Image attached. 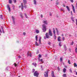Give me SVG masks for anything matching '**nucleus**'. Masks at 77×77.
Masks as SVG:
<instances>
[{
  "instance_id": "f257e3e1",
  "label": "nucleus",
  "mask_w": 77,
  "mask_h": 77,
  "mask_svg": "<svg viewBox=\"0 0 77 77\" xmlns=\"http://www.w3.org/2000/svg\"><path fill=\"white\" fill-rule=\"evenodd\" d=\"M42 30L43 32H45L47 30V29L46 28V26L45 25V24H43L42 25Z\"/></svg>"
},
{
  "instance_id": "f03ea898",
  "label": "nucleus",
  "mask_w": 77,
  "mask_h": 77,
  "mask_svg": "<svg viewBox=\"0 0 77 77\" xmlns=\"http://www.w3.org/2000/svg\"><path fill=\"white\" fill-rule=\"evenodd\" d=\"M45 36L44 37V38L45 39H46V38H47L48 39L50 38V35H49V34H48V32H46L45 34Z\"/></svg>"
},
{
  "instance_id": "7ed1b4c3",
  "label": "nucleus",
  "mask_w": 77,
  "mask_h": 77,
  "mask_svg": "<svg viewBox=\"0 0 77 77\" xmlns=\"http://www.w3.org/2000/svg\"><path fill=\"white\" fill-rule=\"evenodd\" d=\"M34 75L37 77L39 75V73L37 71H35L34 73Z\"/></svg>"
},
{
  "instance_id": "20e7f679",
  "label": "nucleus",
  "mask_w": 77,
  "mask_h": 77,
  "mask_svg": "<svg viewBox=\"0 0 77 77\" xmlns=\"http://www.w3.org/2000/svg\"><path fill=\"white\" fill-rule=\"evenodd\" d=\"M49 35L50 36H53V35H52V32H51V29H49Z\"/></svg>"
},
{
  "instance_id": "39448f33",
  "label": "nucleus",
  "mask_w": 77,
  "mask_h": 77,
  "mask_svg": "<svg viewBox=\"0 0 77 77\" xmlns=\"http://www.w3.org/2000/svg\"><path fill=\"white\" fill-rule=\"evenodd\" d=\"M53 33H54V36L55 37L54 38V39H56V34H55V29H54V28H53Z\"/></svg>"
},
{
  "instance_id": "423d86ee",
  "label": "nucleus",
  "mask_w": 77,
  "mask_h": 77,
  "mask_svg": "<svg viewBox=\"0 0 77 77\" xmlns=\"http://www.w3.org/2000/svg\"><path fill=\"white\" fill-rule=\"evenodd\" d=\"M72 5V8L73 12H74V13H75V8H74V5Z\"/></svg>"
},
{
  "instance_id": "0eeeda50",
  "label": "nucleus",
  "mask_w": 77,
  "mask_h": 77,
  "mask_svg": "<svg viewBox=\"0 0 77 77\" xmlns=\"http://www.w3.org/2000/svg\"><path fill=\"white\" fill-rule=\"evenodd\" d=\"M48 71L47 70L46 72H45V73H46V75H45V74H44V76H45V77H48Z\"/></svg>"
},
{
  "instance_id": "6e6552de",
  "label": "nucleus",
  "mask_w": 77,
  "mask_h": 77,
  "mask_svg": "<svg viewBox=\"0 0 77 77\" xmlns=\"http://www.w3.org/2000/svg\"><path fill=\"white\" fill-rule=\"evenodd\" d=\"M12 20L13 21V24H15V18L13 16L12 17Z\"/></svg>"
},
{
  "instance_id": "1a4fd4ad",
  "label": "nucleus",
  "mask_w": 77,
  "mask_h": 77,
  "mask_svg": "<svg viewBox=\"0 0 77 77\" xmlns=\"http://www.w3.org/2000/svg\"><path fill=\"white\" fill-rule=\"evenodd\" d=\"M57 40L59 42H60L61 41V39H60V37L58 36L57 38Z\"/></svg>"
},
{
  "instance_id": "9d476101",
  "label": "nucleus",
  "mask_w": 77,
  "mask_h": 77,
  "mask_svg": "<svg viewBox=\"0 0 77 77\" xmlns=\"http://www.w3.org/2000/svg\"><path fill=\"white\" fill-rule=\"evenodd\" d=\"M7 8H8V10L9 11H11V8H10V7H9V5H8L7 6Z\"/></svg>"
},
{
  "instance_id": "9b49d317",
  "label": "nucleus",
  "mask_w": 77,
  "mask_h": 77,
  "mask_svg": "<svg viewBox=\"0 0 77 77\" xmlns=\"http://www.w3.org/2000/svg\"><path fill=\"white\" fill-rule=\"evenodd\" d=\"M51 75L52 77H55L54 74V72L53 71L52 72Z\"/></svg>"
},
{
  "instance_id": "f8f14e48",
  "label": "nucleus",
  "mask_w": 77,
  "mask_h": 77,
  "mask_svg": "<svg viewBox=\"0 0 77 77\" xmlns=\"http://www.w3.org/2000/svg\"><path fill=\"white\" fill-rule=\"evenodd\" d=\"M43 23H44L45 24H46V25H47V21H45V20H43Z\"/></svg>"
},
{
  "instance_id": "ddd939ff",
  "label": "nucleus",
  "mask_w": 77,
  "mask_h": 77,
  "mask_svg": "<svg viewBox=\"0 0 77 77\" xmlns=\"http://www.w3.org/2000/svg\"><path fill=\"white\" fill-rule=\"evenodd\" d=\"M21 9L23 10L24 9V6H23V3L21 4Z\"/></svg>"
},
{
  "instance_id": "4468645a",
  "label": "nucleus",
  "mask_w": 77,
  "mask_h": 77,
  "mask_svg": "<svg viewBox=\"0 0 77 77\" xmlns=\"http://www.w3.org/2000/svg\"><path fill=\"white\" fill-rule=\"evenodd\" d=\"M56 30L57 31V35H59V32H58V29H57V28H56Z\"/></svg>"
},
{
  "instance_id": "2eb2a0df",
  "label": "nucleus",
  "mask_w": 77,
  "mask_h": 77,
  "mask_svg": "<svg viewBox=\"0 0 77 77\" xmlns=\"http://www.w3.org/2000/svg\"><path fill=\"white\" fill-rule=\"evenodd\" d=\"M24 14L26 18H28V16H27V14H26V13H24Z\"/></svg>"
},
{
  "instance_id": "dca6fc26",
  "label": "nucleus",
  "mask_w": 77,
  "mask_h": 77,
  "mask_svg": "<svg viewBox=\"0 0 77 77\" xmlns=\"http://www.w3.org/2000/svg\"><path fill=\"white\" fill-rule=\"evenodd\" d=\"M28 55L30 57H32V53H30L29 54V53H28Z\"/></svg>"
},
{
  "instance_id": "f3484780",
  "label": "nucleus",
  "mask_w": 77,
  "mask_h": 77,
  "mask_svg": "<svg viewBox=\"0 0 77 77\" xmlns=\"http://www.w3.org/2000/svg\"><path fill=\"white\" fill-rule=\"evenodd\" d=\"M35 45L36 46H39V45H38V43H37V42H35Z\"/></svg>"
},
{
  "instance_id": "a211bd4d",
  "label": "nucleus",
  "mask_w": 77,
  "mask_h": 77,
  "mask_svg": "<svg viewBox=\"0 0 77 77\" xmlns=\"http://www.w3.org/2000/svg\"><path fill=\"white\" fill-rule=\"evenodd\" d=\"M63 72H66V69L64 68L63 69Z\"/></svg>"
},
{
  "instance_id": "6ab92c4d",
  "label": "nucleus",
  "mask_w": 77,
  "mask_h": 77,
  "mask_svg": "<svg viewBox=\"0 0 77 77\" xmlns=\"http://www.w3.org/2000/svg\"><path fill=\"white\" fill-rule=\"evenodd\" d=\"M63 77H66V74H63Z\"/></svg>"
},
{
  "instance_id": "aec40b11",
  "label": "nucleus",
  "mask_w": 77,
  "mask_h": 77,
  "mask_svg": "<svg viewBox=\"0 0 77 77\" xmlns=\"http://www.w3.org/2000/svg\"><path fill=\"white\" fill-rule=\"evenodd\" d=\"M23 2L24 3H27V1H26V0H23Z\"/></svg>"
},
{
  "instance_id": "412c9836",
  "label": "nucleus",
  "mask_w": 77,
  "mask_h": 77,
  "mask_svg": "<svg viewBox=\"0 0 77 77\" xmlns=\"http://www.w3.org/2000/svg\"><path fill=\"white\" fill-rule=\"evenodd\" d=\"M66 8L67 9V10L69 11L70 10H69V7H68V6H66Z\"/></svg>"
},
{
  "instance_id": "4be33fe9",
  "label": "nucleus",
  "mask_w": 77,
  "mask_h": 77,
  "mask_svg": "<svg viewBox=\"0 0 77 77\" xmlns=\"http://www.w3.org/2000/svg\"><path fill=\"white\" fill-rule=\"evenodd\" d=\"M9 2L10 4H12V0H9Z\"/></svg>"
},
{
  "instance_id": "5701e85b",
  "label": "nucleus",
  "mask_w": 77,
  "mask_h": 77,
  "mask_svg": "<svg viewBox=\"0 0 77 77\" xmlns=\"http://www.w3.org/2000/svg\"><path fill=\"white\" fill-rule=\"evenodd\" d=\"M75 51L76 53H77V48H76L75 49Z\"/></svg>"
},
{
  "instance_id": "b1692460",
  "label": "nucleus",
  "mask_w": 77,
  "mask_h": 77,
  "mask_svg": "<svg viewBox=\"0 0 77 77\" xmlns=\"http://www.w3.org/2000/svg\"><path fill=\"white\" fill-rule=\"evenodd\" d=\"M34 5H36V0H34Z\"/></svg>"
},
{
  "instance_id": "393cba45",
  "label": "nucleus",
  "mask_w": 77,
  "mask_h": 77,
  "mask_svg": "<svg viewBox=\"0 0 77 77\" xmlns=\"http://www.w3.org/2000/svg\"><path fill=\"white\" fill-rule=\"evenodd\" d=\"M36 32L37 33H39V30H36Z\"/></svg>"
},
{
  "instance_id": "a878e982",
  "label": "nucleus",
  "mask_w": 77,
  "mask_h": 77,
  "mask_svg": "<svg viewBox=\"0 0 77 77\" xmlns=\"http://www.w3.org/2000/svg\"><path fill=\"white\" fill-rule=\"evenodd\" d=\"M68 63L69 64H71V61H70V60H68Z\"/></svg>"
},
{
  "instance_id": "bb28decb",
  "label": "nucleus",
  "mask_w": 77,
  "mask_h": 77,
  "mask_svg": "<svg viewBox=\"0 0 77 77\" xmlns=\"http://www.w3.org/2000/svg\"><path fill=\"white\" fill-rule=\"evenodd\" d=\"M77 66V65L76 64V63H74V66L75 67Z\"/></svg>"
},
{
  "instance_id": "cd10ccee",
  "label": "nucleus",
  "mask_w": 77,
  "mask_h": 77,
  "mask_svg": "<svg viewBox=\"0 0 77 77\" xmlns=\"http://www.w3.org/2000/svg\"><path fill=\"white\" fill-rule=\"evenodd\" d=\"M35 39L36 41H38L37 39H38V35H37L35 36Z\"/></svg>"
},
{
  "instance_id": "c85d7f7f",
  "label": "nucleus",
  "mask_w": 77,
  "mask_h": 77,
  "mask_svg": "<svg viewBox=\"0 0 77 77\" xmlns=\"http://www.w3.org/2000/svg\"><path fill=\"white\" fill-rule=\"evenodd\" d=\"M39 42L38 43V44H41V39L39 38Z\"/></svg>"
},
{
  "instance_id": "c756f323",
  "label": "nucleus",
  "mask_w": 77,
  "mask_h": 77,
  "mask_svg": "<svg viewBox=\"0 0 77 77\" xmlns=\"http://www.w3.org/2000/svg\"><path fill=\"white\" fill-rule=\"evenodd\" d=\"M0 17L1 18V19H3V16H2V15H1L0 16Z\"/></svg>"
},
{
  "instance_id": "7c9ffc66",
  "label": "nucleus",
  "mask_w": 77,
  "mask_h": 77,
  "mask_svg": "<svg viewBox=\"0 0 77 77\" xmlns=\"http://www.w3.org/2000/svg\"><path fill=\"white\" fill-rule=\"evenodd\" d=\"M42 56L40 54H39V55H38V57H39V58H41V57Z\"/></svg>"
},
{
  "instance_id": "2f4dec72",
  "label": "nucleus",
  "mask_w": 77,
  "mask_h": 77,
  "mask_svg": "<svg viewBox=\"0 0 77 77\" xmlns=\"http://www.w3.org/2000/svg\"><path fill=\"white\" fill-rule=\"evenodd\" d=\"M69 71H70V72H71V73L72 72V69H69Z\"/></svg>"
},
{
  "instance_id": "473e14b6",
  "label": "nucleus",
  "mask_w": 77,
  "mask_h": 77,
  "mask_svg": "<svg viewBox=\"0 0 77 77\" xmlns=\"http://www.w3.org/2000/svg\"><path fill=\"white\" fill-rule=\"evenodd\" d=\"M32 64L33 65H36V63H32Z\"/></svg>"
},
{
  "instance_id": "72a5a7b5",
  "label": "nucleus",
  "mask_w": 77,
  "mask_h": 77,
  "mask_svg": "<svg viewBox=\"0 0 77 77\" xmlns=\"http://www.w3.org/2000/svg\"><path fill=\"white\" fill-rule=\"evenodd\" d=\"M20 16L22 18H23V15H22V14H20Z\"/></svg>"
},
{
  "instance_id": "f704fd0d",
  "label": "nucleus",
  "mask_w": 77,
  "mask_h": 77,
  "mask_svg": "<svg viewBox=\"0 0 77 77\" xmlns=\"http://www.w3.org/2000/svg\"><path fill=\"white\" fill-rule=\"evenodd\" d=\"M70 1L72 3H73V2H74V0H70Z\"/></svg>"
},
{
  "instance_id": "c9c22d12",
  "label": "nucleus",
  "mask_w": 77,
  "mask_h": 77,
  "mask_svg": "<svg viewBox=\"0 0 77 77\" xmlns=\"http://www.w3.org/2000/svg\"><path fill=\"white\" fill-rule=\"evenodd\" d=\"M65 38L64 37H63L62 39L63 41H64L65 40Z\"/></svg>"
},
{
  "instance_id": "e433bc0d",
  "label": "nucleus",
  "mask_w": 77,
  "mask_h": 77,
  "mask_svg": "<svg viewBox=\"0 0 77 77\" xmlns=\"http://www.w3.org/2000/svg\"><path fill=\"white\" fill-rule=\"evenodd\" d=\"M14 66H17V64H16L15 63H14Z\"/></svg>"
},
{
  "instance_id": "4c0bfd02",
  "label": "nucleus",
  "mask_w": 77,
  "mask_h": 77,
  "mask_svg": "<svg viewBox=\"0 0 77 77\" xmlns=\"http://www.w3.org/2000/svg\"><path fill=\"white\" fill-rule=\"evenodd\" d=\"M41 18H43V15H42V14H41Z\"/></svg>"
},
{
  "instance_id": "58836bf2",
  "label": "nucleus",
  "mask_w": 77,
  "mask_h": 77,
  "mask_svg": "<svg viewBox=\"0 0 77 77\" xmlns=\"http://www.w3.org/2000/svg\"><path fill=\"white\" fill-rule=\"evenodd\" d=\"M26 32H24L23 33V35H24V36H25V35H26Z\"/></svg>"
},
{
  "instance_id": "ea45409f",
  "label": "nucleus",
  "mask_w": 77,
  "mask_h": 77,
  "mask_svg": "<svg viewBox=\"0 0 77 77\" xmlns=\"http://www.w3.org/2000/svg\"><path fill=\"white\" fill-rule=\"evenodd\" d=\"M40 61L41 62H43V61L42 60V59H41L40 60Z\"/></svg>"
},
{
  "instance_id": "a19ab883",
  "label": "nucleus",
  "mask_w": 77,
  "mask_h": 77,
  "mask_svg": "<svg viewBox=\"0 0 77 77\" xmlns=\"http://www.w3.org/2000/svg\"><path fill=\"white\" fill-rule=\"evenodd\" d=\"M60 60L61 61H62V58L61 57L60 58Z\"/></svg>"
},
{
  "instance_id": "79ce46f5",
  "label": "nucleus",
  "mask_w": 77,
  "mask_h": 77,
  "mask_svg": "<svg viewBox=\"0 0 77 77\" xmlns=\"http://www.w3.org/2000/svg\"><path fill=\"white\" fill-rule=\"evenodd\" d=\"M35 69H33V72H35Z\"/></svg>"
},
{
  "instance_id": "37998d69",
  "label": "nucleus",
  "mask_w": 77,
  "mask_h": 77,
  "mask_svg": "<svg viewBox=\"0 0 77 77\" xmlns=\"http://www.w3.org/2000/svg\"><path fill=\"white\" fill-rule=\"evenodd\" d=\"M58 71H60V69H59V67H58Z\"/></svg>"
},
{
  "instance_id": "c03bdc74",
  "label": "nucleus",
  "mask_w": 77,
  "mask_h": 77,
  "mask_svg": "<svg viewBox=\"0 0 77 77\" xmlns=\"http://www.w3.org/2000/svg\"><path fill=\"white\" fill-rule=\"evenodd\" d=\"M63 7H65V4H63Z\"/></svg>"
},
{
  "instance_id": "a18cd8bd",
  "label": "nucleus",
  "mask_w": 77,
  "mask_h": 77,
  "mask_svg": "<svg viewBox=\"0 0 77 77\" xmlns=\"http://www.w3.org/2000/svg\"><path fill=\"white\" fill-rule=\"evenodd\" d=\"M59 46H60V47H61V46H62V45H61L60 44H59Z\"/></svg>"
},
{
  "instance_id": "49530a36",
  "label": "nucleus",
  "mask_w": 77,
  "mask_h": 77,
  "mask_svg": "<svg viewBox=\"0 0 77 77\" xmlns=\"http://www.w3.org/2000/svg\"><path fill=\"white\" fill-rule=\"evenodd\" d=\"M72 21H73V22H74V20H73V19H72Z\"/></svg>"
},
{
  "instance_id": "de8ad7c7",
  "label": "nucleus",
  "mask_w": 77,
  "mask_h": 77,
  "mask_svg": "<svg viewBox=\"0 0 77 77\" xmlns=\"http://www.w3.org/2000/svg\"><path fill=\"white\" fill-rule=\"evenodd\" d=\"M48 44H49V45H50V44H51L50 42H49Z\"/></svg>"
},
{
  "instance_id": "09e8293b",
  "label": "nucleus",
  "mask_w": 77,
  "mask_h": 77,
  "mask_svg": "<svg viewBox=\"0 0 77 77\" xmlns=\"http://www.w3.org/2000/svg\"><path fill=\"white\" fill-rule=\"evenodd\" d=\"M18 58H19V59H20V58H21V57L20 56H19L18 57Z\"/></svg>"
},
{
  "instance_id": "8fccbe9b",
  "label": "nucleus",
  "mask_w": 77,
  "mask_h": 77,
  "mask_svg": "<svg viewBox=\"0 0 77 77\" xmlns=\"http://www.w3.org/2000/svg\"><path fill=\"white\" fill-rule=\"evenodd\" d=\"M50 16H51V13H50L49 14Z\"/></svg>"
},
{
  "instance_id": "3c124183",
  "label": "nucleus",
  "mask_w": 77,
  "mask_h": 77,
  "mask_svg": "<svg viewBox=\"0 0 77 77\" xmlns=\"http://www.w3.org/2000/svg\"><path fill=\"white\" fill-rule=\"evenodd\" d=\"M2 32H3V33H5V32H4V30H2Z\"/></svg>"
},
{
  "instance_id": "603ef678",
  "label": "nucleus",
  "mask_w": 77,
  "mask_h": 77,
  "mask_svg": "<svg viewBox=\"0 0 77 77\" xmlns=\"http://www.w3.org/2000/svg\"><path fill=\"white\" fill-rule=\"evenodd\" d=\"M62 36H63V34H62Z\"/></svg>"
},
{
  "instance_id": "864d4df0",
  "label": "nucleus",
  "mask_w": 77,
  "mask_h": 77,
  "mask_svg": "<svg viewBox=\"0 0 77 77\" xmlns=\"http://www.w3.org/2000/svg\"><path fill=\"white\" fill-rule=\"evenodd\" d=\"M65 68H67V66H65Z\"/></svg>"
},
{
  "instance_id": "5fc2aeb1",
  "label": "nucleus",
  "mask_w": 77,
  "mask_h": 77,
  "mask_svg": "<svg viewBox=\"0 0 77 77\" xmlns=\"http://www.w3.org/2000/svg\"><path fill=\"white\" fill-rule=\"evenodd\" d=\"M39 53V51H38L37 52V54H38Z\"/></svg>"
},
{
  "instance_id": "6e6d98bb",
  "label": "nucleus",
  "mask_w": 77,
  "mask_h": 77,
  "mask_svg": "<svg viewBox=\"0 0 77 77\" xmlns=\"http://www.w3.org/2000/svg\"><path fill=\"white\" fill-rule=\"evenodd\" d=\"M69 50L71 52V49H69Z\"/></svg>"
},
{
  "instance_id": "4d7b16f0",
  "label": "nucleus",
  "mask_w": 77,
  "mask_h": 77,
  "mask_svg": "<svg viewBox=\"0 0 77 77\" xmlns=\"http://www.w3.org/2000/svg\"><path fill=\"white\" fill-rule=\"evenodd\" d=\"M72 44H74V42H72Z\"/></svg>"
},
{
  "instance_id": "13d9d810",
  "label": "nucleus",
  "mask_w": 77,
  "mask_h": 77,
  "mask_svg": "<svg viewBox=\"0 0 77 77\" xmlns=\"http://www.w3.org/2000/svg\"><path fill=\"white\" fill-rule=\"evenodd\" d=\"M76 74L77 75V72H76Z\"/></svg>"
},
{
  "instance_id": "bf43d9fd",
  "label": "nucleus",
  "mask_w": 77,
  "mask_h": 77,
  "mask_svg": "<svg viewBox=\"0 0 77 77\" xmlns=\"http://www.w3.org/2000/svg\"><path fill=\"white\" fill-rule=\"evenodd\" d=\"M19 7L20 8H21V6H19Z\"/></svg>"
},
{
  "instance_id": "052dcab7",
  "label": "nucleus",
  "mask_w": 77,
  "mask_h": 77,
  "mask_svg": "<svg viewBox=\"0 0 77 77\" xmlns=\"http://www.w3.org/2000/svg\"><path fill=\"white\" fill-rule=\"evenodd\" d=\"M71 45H73V44L72 43L71 44Z\"/></svg>"
},
{
  "instance_id": "680f3d73",
  "label": "nucleus",
  "mask_w": 77,
  "mask_h": 77,
  "mask_svg": "<svg viewBox=\"0 0 77 77\" xmlns=\"http://www.w3.org/2000/svg\"><path fill=\"white\" fill-rule=\"evenodd\" d=\"M71 14H72V11H71Z\"/></svg>"
},
{
  "instance_id": "e2e57ef3",
  "label": "nucleus",
  "mask_w": 77,
  "mask_h": 77,
  "mask_svg": "<svg viewBox=\"0 0 77 77\" xmlns=\"http://www.w3.org/2000/svg\"><path fill=\"white\" fill-rule=\"evenodd\" d=\"M65 48H66V46L65 45Z\"/></svg>"
},
{
  "instance_id": "0e129e2a",
  "label": "nucleus",
  "mask_w": 77,
  "mask_h": 77,
  "mask_svg": "<svg viewBox=\"0 0 77 77\" xmlns=\"http://www.w3.org/2000/svg\"><path fill=\"white\" fill-rule=\"evenodd\" d=\"M59 44H61V42H59Z\"/></svg>"
},
{
  "instance_id": "69168bd1",
  "label": "nucleus",
  "mask_w": 77,
  "mask_h": 77,
  "mask_svg": "<svg viewBox=\"0 0 77 77\" xmlns=\"http://www.w3.org/2000/svg\"><path fill=\"white\" fill-rule=\"evenodd\" d=\"M63 10V9H61V11H62Z\"/></svg>"
},
{
  "instance_id": "338daca9",
  "label": "nucleus",
  "mask_w": 77,
  "mask_h": 77,
  "mask_svg": "<svg viewBox=\"0 0 77 77\" xmlns=\"http://www.w3.org/2000/svg\"><path fill=\"white\" fill-rule=\"evenodd\" d=\"M2 30H3V28H2Z\"/></svg>"
},
{
  "instance_id": "774afa93",
  "label": "nucleus",
  "mask_w": 77,
  "mask_h": 77,
  "mask_svg": "<svg viewBox=\"0 0 77 77\" xmlns=\"http://www.w3.org/2000/svg\"><path fill=\"white\" fill-rule=\"evenodd\" d=\"M18 77H20V76H18Z\"/></svg>"
}]
</instances>
